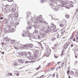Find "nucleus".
<instances>
[{"label":"nucleus","instance_id":"1","mask_svg":"<svg viewBox=\"0 0 78 78\" xmlns=\"http://www.w3.org/2000/svg\"><path fill=\"white\" fill-rule=\"evenodd\" d=\"M51 53V49H49L48 51H46L45 53L44 56L47 57H48V56L50 55V54Z\"/></svg>","mask_w":78,"mask_h":78},{"label":"nucleus","instance_id":"2","mask_svg":"<svg viewBox=\"0 0 78 78\" xmlns=\"http://www.w3.org/2000/svg\"><path fill=\"white\" fill-rule=\"evenodd\" d=\"M18 62L19 63L23 64V63H24V62H25V61L23 60H21V59H19L18 61Z\"/></svg>","mask_w":78,"mask_h":78},{"label":"nucleus","instance_id":"3","mask_svg":"<svg viewBox=\"0 0 78 78\" xmlns=\"http://www.w3.org/2000/svg\"><path fill=\"white\" fill-rule=\"evenodd\" d=\"M27 58H28L29 59H33V60H34V59H35V56H34L33 57H32V56H29V57H28Z\"/></svg>","mask_w":78,"mask_h":78},{"label":"nucleus","instance_id":"4","mask_svg":"<svg viewBox=\"0 0 78 78\" xmlns=\"http://www.w3.org/2000/svg\"><path fill=\"white\" fill-rule=\"evenodd\" d=\"M73 41H76V42H78V37L76 38V40L75 38L73 39Z\"/></svg>","mask_w":78,"mask_h":78},{"label":"nucleus","instance_id":"5","mask_svg":"<svg viewBox=\"0 0 78 78\" xmlns=\"http://www.w3.org/2000/svg\"><path fill=\"white\" fill-rule=\"evenodd\" d=\"M68 45H69V44H68V43L65 44L64 46V48L66 49V48H67V47H68Z\"/></svg>","mask_w":78,"mask_h":78},{"label":"nucleus","instance_id":"6","mask_svg":"<svg viewBox=\"0 0 78 78\" xmlns=\"http://www.w3.org/2000/svg\"><path fill=\"white\" fill-rule=\"evenodd\" d=\"M36 20L37 22H38L37 21H39V22H40L41 23H42V22H43V21L40 20V19L39 18H37L36 19Z\"/></svg>","mask_w":78,"mask_h":78},{"label":"nucleus","instance_id":"7","mask_svg":"<svg viewBox=\"0 0 78 78\" xmlns=\"http://www.w3.org/2000/svg\"><path fill=\"white\" fill-rule=\"evenodd\" d=\"M64 50H63L62 51V52L61 54L60 55V56H61V57H62V56H64V55H65V53H64Z\"/></svg>","mask_w":78,"mask_h":78},{"label":"nucleus","instance_id":"8","mask_svg":"<svg viewBox=\"0 0 78 78\" xmlns=\"http://www.w3.org/2000/svg\"><path fill=\"white\" fill-rule=\"evenodd\" d=\"M29 47L30 48H32L33 47V44H28Z\"/></svg>","mask_w":78,"mask_h":78},{"label":"nucleus","instance_id":"9","mask_svg":"<svg viewBox=\"0 0 78 78\" xmlns=\"http://www.w3.org/2000/svg\"><path fill=\"white\" fill-rule=\"evenodd\" d=\"M65 30L64 29H63L61 31V33L62 34H63L64 33H65Z\"/></svg>","mask_w":78,"mask_h":78},{"label":"nucleus","instance_id":"10","mask_svg":"<svg viewBox=\"0 0 78 78\" xmlns=\"http://www.w3.org/2000/svg\"><path fill=\"white\" fill-rule=\"evenodd\" d=\"M12 76V74L11 73H8V76Z\"/></svg>","mask_w":78,"mask_h":78},{"label":"nucleus","instance_id":"11","mask_svg":"<svg viewBox=\"0 0 78 78\" xmlns=\"http://www.w3.org/2000/svg\"><path fill=\"white\" fill-rule=\"evenodd\" d=\"M14 16L15 17H17L19 16V15H18V13H15Z\"/></svg>","mask_w":78,"mask_h":78},{"label":"nucleus","instance_id":"12","mask_svg":"<svg viewBox=\"0 0 78 78\" xmlns=\"http://www.w3.org/2000/svg\"><path fill=\"white\" fill-rule=\"evenodd\" d=\"M5 40L7 42H8L9 40L8 39L7 37H5Z\"/></svg>","mask_w":78,"mask_h":78},{"label":"nucleus","instance_id":"13","mask_svg":"<svg viewBox=\"0 0 78 78\" xmlns=\"http://www.w3.org/2000/svg\"><path fill=\"white\" fill-rule=\"evenodd\" d=\"M50 65H51V63L50 62L48 63L46 65V67H49Z\"/></svg>","mask_w":78,"mask_h":78},{"label":"nucleus","instance_id":"14","mask_svg":"<svg viewBox=\"0 0 78 78\" xmlns=\"http://www.w3.org/2000/svg\"><path fill=\"white\" fill-rule=\"evenodd\" d=\"M64 66V62H62L61 65V67H62V68Z\"/></svg>","mask_w":78,"mask_h":78},{"label":"nucleus","instance_id":"15","mask_svg":"<svg viewBox=\"0 0 78 78\" xmlns=\"http://www.w3.org/2000/svg\"><path fill=\"white\" fill-rule=\"evenodd\" d=\"M65 17L67 18L68 19H69V17H70V16L68 14H66L65 15Z\"/></svg>","mask_w":78,"mask_h":78},{"label":"nucleus","instance_id":"16","mask_svg":"<svg viewBox=\"0 0 78 78\" xmlns=\"http://www.w3.org/2000/svg\"><path fill=\"white\" fill-rule=\"evenodd\" d=\"M55 39L56 38H55V37H53L51 38V41H55Z\"/></svg>","mask_w":78,"mask_h":78},{"label":"nucleus","instance_id":"17","mask_svg":"<svg viewBox=\"0 0 78 78\" xmlns=\"http://www.w3.org/2000/svg\"><path fill=\"white\" fill-rule=\"evenodd\" d=\"M51 68H49L46 71L47 72H50V71H51Z\"/></svg>","mask_w":78,"mask_h":78},{"label":"nucleus","instance_id":"18","mask_svg":"<svg viewBox=\"0 0 78 78\" xmlns=\"http://www.w3.org/2000/svg\"><path fill=\"white\" fill-rule=\"evenodd\" d=\"M15 42V40H11V43L12 44H13Z\"/></svg>","mask_w":78,"mask_h":78},{"label":"nucleus","instance_id":"19","mask_svg":"<svg viewBox=\"0 0 78 78\" xmlns=\"http://www.w3.org/2000/svg\"><path fill=\"white\" fill-rule=\"evenodd\" d=\"M9 16L10 18H12V17H13V15L12 14H10Z\"/></svg>","mask_w":78,"mask_h":78},{"label":"nucleus","instance_id":"20","mask_svg":"<svg viewBox=\"0 0 78 78\" xmlns=\"http://www.w3.org/2000/svg\"><path fill=\"white\" fill-rule=\"evenodd\" d=\"M24 47L26 48H28V47H29V46H28V44L25 45Z\"/></svg>","mask_w":78,"mask_h":78},{"label":"nucleus","instance_id":"21","mask_svg":"<svg viewBox=\"0 0 78 78\" xmlns=\"http://www.w3.org/2000/svg\"><path fill=\"white\" fill-rule=\"evenodd\" d=\"M14 48L15 49H16V50H19V47H17L16 46H14Z\"/></svg>","mask_w":78,"mask_h":78},{"label":"nucleus","instance_id":"22","mask_svg":"<svg viewBox=\"0 0 78 78\" xmlns=\"http://www.w3.org/2000/svg\"><path fill=\"white\" fill-rule=\"evenodd\" d=\"M59 26H60V27H64V24H61L59 25Z\"/></svg>","mask_w":78,"mask_h":78},{"label":"nucleus","instance_id":"23","mask_svg":"<svg viewBox=\"0 0 78 78\" xmlns=\"http://www.w3.org/2000/svg\"><path fill=\"white\" fill-rule=\"evenodd\" d=\"M50 5L51 6L52 8V7H55V6H54V5H53V4H52V3H50Z\"/></svg>","mask_w":78,"mask_h":78},{"label":"nucleus","instance_id":"24","mask_svg":"<svg viewBox=\"0 0 78 78\" xmlns=\"http://www.w3.org/2000/svg\"><path fill=\"white\" fill-rule=\"evenodd\" d=\"M6 8H8V7L9 6V5H7L5 6Z\"/></svg>","mask_w":78,"mask_h":78},{"label":"nucleus","instance_id":"25","mask_svg":"<svg viewBox=\"0 0 78 78\" xmlns=\"http://www.w3.org/2000/svg\"><path fill=\"white\" fill-rule=\"evenodd\" d=\"M39 69H41V66H39V67L37 68L36 69V70H37Z\"/></svg>","mask_w":78,"mask_h":78},{"label":"nucleus","instance_id":"26","mask_svg":"<svg viewBox=\"0 0 78 78\" xmlns=\"http://www.w3.org/2000/svg\"><path fill=\"white\" fill-rule=\"evenodd\" d=\"M51 25L53 26V27H54V28H56V26H55V25H54V24H53V23H51Z\"/></svg>","mask_w":78,"mask_h":78},{"label":"nucleus","instance_id":"27","mask_svg":"<svg viewBox=\"0 0 78 78\" xmlns=\"http://www.w3.org/2000/svg\"><path fill=\"white\" fill-rule=\"evenodd\" d=\"M61 3L63 5H65V3L64 1H62Z\"/></svg>","mask_w":78,"mask_h":78},{"label":"nucleus","instance_id":"28","mask_svg":"<svg viewBox=\"0 0 78 78\" xmlns=\"http://www.w3.org/2000/svg\"><path fill=\"white\" fill-rule=\"evenodd\" d=\"M28 53L29 56L31 55V53L30 52H28Z\"/></svg>","mask_w":78,"mask_h":78},{"label":"nucleus","instance_id":"29","mask_svg":"<svg viewBox=\"0 0 78 78\" xmlns=\"http://www.w3.org/2000/svg\"><path fill=\"white\" fill-rule=\"evenodd\" d=\"M44 78V75H42L40 76V78Z\"/></svg>","mask_w":78,"mask_h":78},{"label":"nucleus","instance_id":"30","mask_svg":"<svg viewBox=\"0 0 78 78\" xmlns=\"http://www.w3.org/2000/svg\"><path fill=\"white\" fill-rule=\"evenodd\" d=\"M69 6H70V7H73V5H72V4H70L69 5Z\"/></svg>","mask_w":78,"mask_h":78},{"label":"nucleus","instance_id":"31","mask_svg":"<svg viewBox=\"0 0 78 78\" xmlns=\"http://www.w3.org/2000/svg\"><path fill=\"white\" fill-rule=\"evenodd\" d=\"M70 74L71 75H73V74H74V72L73 71H71L70 72Z\"/></svg>","mask_w":78,"mask_h":78},{"label":"nucleus","instance_id":"32","mask_svg":"<svg viewBox=\"0 0 78 78\" xmlns=\"http://www.w3.org/2000/svg\"><path fill=\"white\" fill-rule=\"evenodd\" d=\"M8 1L9 2H13V0H8Z\"/></svg>","mask_w":78,"mask_h":78},{"label":"nucleus","instance_id":"33","mask_svg":"<svg viewBox=\"0 0 78 78\" xmlns=\"http://www.w3.org/2000/svg\"><path fill=\"white\" fill-rule=\"evenodd\" d=\"M37 54H34V56L35 57V59H36V57H37Z\"/></svg>","mask_w":78,"mask_h":78},{"label":"nucleus","instance_id":"34","mask_svg":"<svg viewBox=\"0 0 78 78\" xmlns=\"http://www.w3.org/2000/svg\"><path fill=\"white\" fill-rule=\"evenodd\" d=\"M69 3L70 4H73V2L72 1H70Z\"/></svg>","mask_w":78,"mask_h":78},{"label":"nucleus","instance_id":"35","mask_svg":"<svg viewBox=\"0 0 78 78\" xmlns=\"http://www.w3.org/2000/svg\"><path fill=\"white\" fill-rule=\"evenodd\" d=\"M28 36L29 37H31V34H28Z\"/></svg>","mask_w":78,"mask_h":78},{"label":"nucleus","instance_id":"36","mask_svg":"<svg viewBox=\"0 0 78 78\" xmlns=\"http://www.w3.org/2000/svg\"><path fill=\"white\" fill-rule=\"evenodd\" d=\"M72 39H73V37H71L70 38V41H71Z\"/></svg>","mask_w":78,"mask_h":78},{"label":"nucleus","instance_id":"37","mask_svg":"<svg viewBox=\"0 0 78 78\" xmlns=\"http://www.w3.org/2000/svg\"><path fill=\"white\" fill-rule=\"evenodd\" d=\"M51 70H54L55 69V67H53L52 68H51Z\"/></svg>","mask_w":78,"mask_h":78},{"label":"nucleus","instance_id":"38","mask_svg":"<svg viewBox=\"0 0 78 78\" xmlns=\"http://www.w3.org/2000/svg\"><path fill=\"white\" fill-rule=\"evenodd\" d=\"M76 36L77 37H78V31L77 32L76 34Z\"/></svg>","mask_w":78,"mask_h":78},{"label":"nucleus","instance_id":"39","mask_svg":"<svg viewBox=\"0 0 78 78\" xmlns=\"http://www.w3.org/2000/svg\"><path fill=\"white\" fill-rule=\"evenodd\" d=\"M60 63H61V62H57V64L58 65H60Z\"/></svg>","mask_w":78,"mask_h":78},{"label":"nucleus","instance_id":"40","mask_svg":"<svg viewBox=\"0 0 78 78\" xmlns=\"http://www.w3.org/2000/svg\"><path fill=\"white\" fill-rule=\"evenodd\" d=\"M70 72V70H68L67 71V74H69V72Z\"/></svg>","mask_w":78,"mask_h":78},{"label":"nucleus","instance_id":"41","mask_svg":"<svg viewBox=\"0 0 78 78\" xmlns=\"http://www.w3.org/2000/svg\"><path fill=\"white\" fill-rule=\"evenodd\" d=\"M54 56H55V58H58V56L56 55H55Z\"/></svg>","mask_w":78,"mask_h":78},{"label":"nucleus","instance_id":"42","mask_svg":"<svg viewBox=\"0 0 78 78\" xmlns=\"http://www.w3.org/2000/svg\"><path fill=\"white\" fill-rule=\"evenodd\" d=\"M22 36H23V37H25V35L24 34H22Z\"/></svg>","mask_w":78,"mask_h":78},{"label":"nucleus","instance_id":"43","mask_svg":"<svg viewBox=\"0 0 78 78\" xmlns=\"http://www.w3.org/2000/svg\"><path fill=\"white\" fill-rule=\"evenodd\" d=\"M57 45H58V44H55L54 47H57Z\"/></svg>","mask_w":78,"mask_h":78},{"label":"nucleus","instance_id":"44","mask_svg":"<svg viewBox=\"0 0 78 78\" xmlns=\"http://www.w3.org/2000/svg\"><path fill=\"white\" fill-rule=\"evenodd\" d=\"M66 4H68V3H69V2H68V1H66Z\"/></svg>","mask_w":78,"mask_h":78},{"label":"nucleus","instance_id":"45","mask_svg":"<svg viewBox=\"0 0 78 78\" xmlns=\"http://www.w3.org/2000/svg\"><path fill=\"white\" fill-rule=\"evenodd\" d=\"M0 19L1 20H3V17H0Z\"/></svg>","mask_w":78,"mask_h":78},{"label":"nucleus","instance_id":"46","mask_svg":"<svg viewBox=\"0 0 78 78\" xmlns=\"http://www.w3.org/2000/svg\"><path fill=\"white\" fill-rule=\"evenodd\" d=\"M16 75L17 76H19V73H18L16 74Z\"/></svg>","mask_w":78,"mask_h":78},{"label":"nucleus","instance_id":"47","mask_svg":"<svg viewBox=\"0 0 78 78\" xmlns=\"http://www.w3.org/2000/svg\"><path fill=\"white\" fill-rule=\"evenodd\" d=\"M55 74H53L52 76V77H55Z\"/></svg>","mask_w":78,"mask_h":78},{"label":"nucleus","instance_id":"48","mask_svg":"<svg viewBox=\"0 0 78 78\" xmlns=\"http://www.w3.org/2000/svg\"><path fill=\"white\" fill-rule=\"evenodd\" d=\"M37 73H35L34 75V76H37Z\"/></svg>","mask_w":78,"mask_h":78},{"label":"nucleus","instance_id":"49","mask_svg":"<svg viewBox=\"0 0 78 78\" xmlns=\"http://www.w3.org/2000/svg\"><path fill=\"white\" fill-rule=\"evenodd\" d=\"M73 43H72V44H71V47H73Z\"/></svg>","mask_w":78,"mask_h":78},{"label":"nucleus","instance_id":"50","mask_svg":"<svg viewBox=\"0 0 78 78\" xmlns=\"http://www.w3.org/2000/svg\"><path fill=\"white\" fill-rule=\"evenodd\" d=\"M2 55H4V54H5V52H3L2 53Z\"/></svg>","mask_w":78,"mask_h":78},{"label":"nucleus","instance_id":"51","mask_svg":"<svg viewBox=\"0 0 78 78\" xmlns=\"http://www.w3.org/2000/svg\"><path fill=\"white\" fill-rule=\"evenodd\" d=\"M58 68V69H61V66H59Z\"/></svg>","mask_w":78,"mask_h":78},{"label":"nucleus","instance_id":"52","mask_svg":"<svg viewBox=\"0 0 78 78\" xmlns=\"http://www.w3.org/2000/svg\"><path fill=\"white\" fill-rule=\"evenodd\" d=\"M38 44H40V45H42V44L41 43H38Z\"/></svg>","mask_w":78,"mask_h":78},{"label":"nucleus","instance_id":"53","mask_svg":"<svg viewBox=\"0 0 78 78\" xmlns=\"http://www.w3.org/2000/svg\"><path fill=\"white\" fill-rule=\"evenodd\" d=\"M14 9L13 8H12L11 10H14Z\"/></svg>","mask_w":78,"mask_h":78},{"label":"nucleus","instance_id":"54","mask_svg":"<svg viewBox=\"0 0 78 78\" xmlns=\"http://www.w3.org/2000/svg\"><path fill=\"white\" fill-rule=\"evenodd\" d=\"M35 32H37V33H38V31H37V30H35Z\"/></svg>","mask_w":78,"mask_h":78},{"label":"nucleus","instance_id":"55","mask_svg":"<svg viewBox=\"0 0 78 78\" xmlns=\"http://www.w3.org/2000/svg\"><path fill=\"white\" fill-rule=\"evenodd\" d=\"M39 37H40V36H38V38L39 39H40V38H39Z\"/></svg>","mask_w":78,"mask_h":78},{"label":"nucleus","instance_id":"56","mask_svg":"<svg viewBox=\"0 0 78 78\" xmlns=\"http://www.w3.org/2000/svg\"><path fill=\"white\" fill-rule=\"evenodd\" d=\"M65 38H66V37H64L62 38V39H65Z\"/></svg>","mask_w":78,"mask_h":78},{"label":"nucleus","instance_id":"57","mask_svg":"<svg viewBox=\"0 0 78 78\" xmlns=\"http://www.w3.org/2000/svg\"><path fill=\"white\" fill-rule=\"evenodd\" d=\"M75 58H77V56H75Z\"/></svg>","mask_w":78,"mask_h":78},{"label":"nucleus","instance_id":"58","mask_svg":"<svg viewBox=\"0 0 78 78\" xmlns=\"http://www.w3.org/2000/svg\"><path fill=\"white\" fill-rule=\"evenodd\" d=\"M66 41V39H65L64 40V41Z\"/></svg>","mask_w":78,"mask_h":78},{"label":"nucleus","instance_id":"59","mask_svg":"<svg viewBox=\"0 0 78 78\" xmlns=\"http://www.w3.org/2000/svg\"><path fill=\"white\" fill-rule=\"evenodd\" d=\"M43 2H44V1H42L41 3H43Z\"/></svg>","mask_w":78,"mask_h":78},{"label":"nucleus","instance_id":"60","mask_svg":"<svg viewBox=\"0 0 78 78\" xmlns=\"http://www.w3.org/2000/svg\"><path fill=\"white\" fill-rule=\"evenodd\" d=\"M51 2H53V0H51Z\"/></svg>","mask_w":78,"mask_h":78},{"label":"nucleus","instance_id":"61","mask_svg":"<svg viewBox=\"0 0 78 78\" xmlns=\"http://www.w3.org/2000/svg\"><path fill=\"white\" fill-rule=\"evenodd\" d=\"M4 9H5V10H6V8H5Z\"/></svg>","mask_w":78,"mask_h":78},{"label":"nucleus","instance_id":"62","mask_svg":"<svg viewBox=\"0 0 78 78\" xmlns=\"http://www.w3.org/2000/svg\"><path fill=\"white\" fill-rule=\"evenodd\" d=\"M61 6H62V7H63L64 6H63V5H62Z\"/></svg>","mask_w":78,"mask_h":78},{"label":"nucleus","instance_id":"63","mask_svg":"<svg viewBox=\"0 0 78 78\" xmlns=\"http://www.w3.org/2000/svg\"><path fill=\"white\" fill-rule=\"evenodd\" d=\"M46 31H47V30H46V31H45V32H46V33H47V32Z\"/></svg>","mask_w":78,"mask_h":78},{"label":"nucleus","instance_id":"64","mask_svg":"<svg viewBox=\"0 0 78 78\" xmlns=\"http://www.w3.org/2000/svg\"><path fill=\"white\" fill-rule=\"evenodd\" d=\"M68 78H70V76Z\"/></svg>","mask_w":78,"mask_h":78}]
</instances>
